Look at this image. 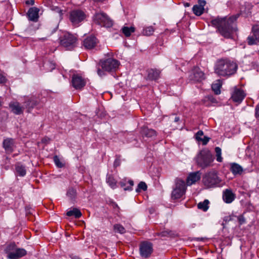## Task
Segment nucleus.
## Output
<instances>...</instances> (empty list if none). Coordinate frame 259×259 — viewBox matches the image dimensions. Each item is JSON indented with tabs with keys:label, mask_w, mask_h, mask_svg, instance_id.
Segmentation results:
<instances>
[{
	"label": "nucleus",
	"mask_w": 259,
	"mask_h": 259,
	"mask_svg": "<svg viewBox=\"0 0 259 259\" xmlns=\"http://www.w3.org/2000/svg\"><path fill=\"white\" fill-rule=\"evenodd\" d=\"M239 15H233L227 19L226 18L214 19L211 21V24L217 27L219 33L225 38L232 37L233 32L237 30L236 21Z\"/></svg>",
	"instance_id": "obj_1"
},
{
	"label": "nucleus",
	"mask_w": 259,
	"mask_h": 259,
	"mask_svg": "<svg viewBox=\"0 0 259 259\" xmlns=\"http://www.w3.org/2000/svg\"><path fill=\"white\" fill-rule=\"evenodd\" d=\"M237 64L227 59L217 60L214 65V72L219 76L229 77L236 73Z\"/></svg>",
	"instance_id": "obj_2"
},
{
	"label": "nucleus",
	"mask_w": 259,
	"mask_h": 259,
	"mask_svg": "<svg viewBox=\"0 0 259 259\" xmlns=\"http://www.w3.org/2000/svg\"><path fill=\"white\" fill-rule=\"evenodd\" d=\"M222 182V180L215 171L207 172L202 178V183L207 188L222 187L223 185Z\"/></svg>",
	"instance_id": "obj_3"
},
{
	"label": "nucleus",
	"mask_w": 259,
	"mask_h": 259,
	"mask_svg": "<svg viewBox=\"0 0 259 259\" xmlns=\"http://www.w3.org/2000/svg\"><path fill=\"white\" fill-rule=\"evenodd\" d=\"M195 159L197 164L202 168L210 166L213 161L211 152L207 149L201 150L197 154Z\"/></svg>",
	"instance_id": "obj_4"
},
{
	"label": "nucleus",
	"mask_w": 259,
	"mask_h": 259,
	"mask_svg": "<svg viewBox=\"0 0 259 259\" xmlns=\"http://www.w3.org/2000/svg\"><path fill=\"white\" fill-rule=\"evenodd\" d=\"M8 254V257L10 259H18L24 256L26 254V251L23 248H16L14 243L8 245L5 250Z\"/></svg>",
	"instance_id": "obj_5"
},
{
	"label": "nucleus",
	"mask_w": 259,
	"mask_h": 259,
	"mask_svg": "<svg viewBox=\"0 0 259 259\" xmlns=\"http://www.w3.org/2000/svg\"><path fill=\"white\" fill-rule=\"evenodd\" d=\"M60 45L68 50L73 48L76 45L77 38L73 35L68 33H64L59 37Z\"/></svg>",
	"instance_id": "obj_6"
},
{
	"label": "nucleus",
	"mask_w": 259,
	"mask_h": 259,
	"mask_svg": "<svg viewBox=\"0 0 259 259\" xmlns=\"http://www.w3.org/2000/svg\"><path fill=\"white\" fill-rule=\"evenodd\" d=\"M186 190V186L185 181L177 178L175 180V188H174L171 193L172 198L177 199L181 198L185 194Z\"/></svg>",
	"instance_id": "obj_7"
},
{
	"label": "nucleus",
	"mask_w": 259,
	"mask_h": 259,
	"mask_svg": "<svg viewBox=\"0 0 259 259\" xmlns=\"http://www.w3.org/2000/svg\"><path fill=\"white\" fill-rule=\"evenodd\" d=\"M95 23L106 27H111L113 25L112 20L108 15L103 12L96 13L93 17Z\"/></svg>",
	"instance_id": "obj_8"
},
{
	"label": "nucleus",
	"mask_w": 259,
	"mask_h": 259,
	"mask_svg": "<svg viewBox=\"0 0 259 259\" xmlns=\"http://www.w3.org/2000/svg\"><path fill=\"white\" fill-rule=\"evenodd\" d=\"M85 17L84 12L79 9L72 10L69 13V20L72 25L75 27H78Z\"/></svg>",
	"instance_id": "obj_9"
},
{
	"label": "nucleus",
	"mask_w": 259,
	"mask_h": 259,
	"mask_svg": "<svg viewBox=\"0 0 259 259\" xmlns=\"http://www.w3.org/2000/svg\"><path fill=\"white\" fill-rule=\"evenodd\" d=\"M99 64L104 71H112L115 70L119 65V62L112 58L106 60H101Z\"/></svg>",
	"instance_id": "obj_10"
},
{
	"label": "nucleus",
	"mask_w": 259,
	"mask_h": 259,
	"mask_svg": "<svg viewBox=\"0 0 259 259\" xmlns=\"http://www.w3.org/2000/svg\"><path fill=\"white\" fill-rule=\"evenodd\" d=\"M140 255L144 258L150 256L153 252V244L148 241H144L141 243L139 247Z\"/></svg>",
	"instance_id": "obj_11"
},
{
	"label": "nucleus",
	"mask_w": 259,
	"mask_h": 259,
	"mask_svg": "<svg viewBox=\"0 0 259 259\" xmlns=\"http://www.w3.org/2000/svg\"><path fill=\"white\" fill-rule=\"evenodd\" d=\"M247 41L250 46L259 44V23L253 26L252 34L248 36Z\"/></svg>",
	"instance_id": "obj_12"
},
{
	"label": "nucleus",
	"mask_w": 259,
	"mask_h": 259,
	"mask_svg": "<svg viewBox=\"0 0 259 259\" xmlns=\"http://www.w3.org/2000/svg\"><path fill=\"white\" fill-rule=\"evenodd\" d=\"M86 80L78 74L72 75L71 85L76 90H81L86 84Z\"/></svg>",
	"instance_id": "obj_13"
},
{
	"label": "nucleus",
	"mask_w": 259,
	"mask_h": 259,
	"mask_svg": "<svg viewBox=\"0 0 259 259\" xmlns=\"http://www.w3.org/2000/svg\"><path fill=\"white\" fill-rule=\"evenodd\" d=\"M204 78V73L198 67H195L189 75L190 80L194 82H200Z\"/></svg>",
	"instance_id": "obj_14"
},
{
	"label": "nucleus",
	"mask_w": 259,
	"mask_h": 259,
	"mask_svg": "<svg viewBox=\"0 0 259 259\" xmlns=\"http://www.w3.org/2000/svg\"><path fill=\"white\" fill-rule=\"evenodd\" d=\"M245 96L246 94L244 91L235 87L232 94L231 98L234 102L239 104L243 101Z\"/></svg>",
	"instance_id": "obj_15"
},
{
	"label": "nucleus",
	"mask_w": 259,
	"mask_h": 259,
	"mask_svg": "<svg viewBox=\"0 0 259 259\" xmlns=\"http://www.w3.org/2000/svg\"><path fill=\"white\" fill-rule=\"evenodd\" d=\"M39 103V99L36 96H33L30 97L25 102V106L28 112L31 111Z\"/></svg>",
	"instance_id": "obj_16"
},
{
	"label": "nucleus",
	"mask_w": 259,
	"mask_h": 259,
	"mask_svg": "<svg viewBox=\"0 0 259 259\" xmlns=\"http://www.w3.org/2000/svg\"><path fill=\"white\" fill-rule=\"evenodd\" d=\"M201 178V173L200 171H197L190 173L186 180L187 185L191 186L195 184L196 182L200 180Z\"/></svg>",
	"instance_id": "obj_17"
},
{
	"label": "nucleus",
	"mask_w": 259,
	"mask_h": 259,
	"mask_svg": "<svg viewBox=\"0 0 259 259\" xmlns=\"http://www.w3.org/2000/svg\"><path fill=\"white\" fill-rule=\"evenodd\" d=\"M9 106L11 112L16 115H20L23 113L24 108L18 102H11Z\"/></svg>",
	"instance_id": "obj_18"
},
{
	"label": "nucleus",
	"mask_w": 259,
	"mask_h": 259,
	"mask_svg": "<svg viewBox=\"0 0 259 259\" xmlns=\"http://www.w3.org/2000/svg\"><path fill=\"white\" fill-rule=\"evenodd\" d=\"M236 195L231 189H226L223 191V199L226 203H231L234 201Z\"/></svg>",
	"instance_id": "obj_19"
},
{
	"label": "nucleus",
	"mask_w": 259,
	"mask_h": 259,
	"mask_svg": "<svg viewBox=\"0 0 259 259\" xmlns=\"http://www.w3.org/2000/svg\"><path fill=\"white\" fill-rule=\"evenodd\" d=\"M97 43V38L95 36H90L84 39L83 45L87 49H92L95 47Z\"/></svg>",
	"instance_id": "obj_20"
},
{
	"label": "nucleus",
	"mask_w": 259,
	"mask_h": 259,
	"mask_svg": "<svg viewBox=\"0 0 259 259\" xmlns=\"http://www.w3.org/2000/svg\"><path fill=\"white\" fill-rule=\"evenodd\" d=\"M14 141L12 138H7L3 141V147L7 153H11L14 150Z\"/></svg>",
	"instance_id": "obj_21"
},
{
	"label": "nucleus",
	"mask_w": 259,
	"mask_h": 259,
	"mask_svg": "<svg viewBox=\"0 0 259 259\" xmlns=\"http://www.w3.org/2000/svg\"><path fill=\"white\" fill-rule=\"evenodd\" d=\"M140 132L143 136L147 138H155L157 135L156 132L154 130L149 128L147 126H143Z\"/></svg>",
	"instance_id": "obj_22"
},
{
	"label": "nucleus",
	"mask_w": 259,
	"mask_h": 259,
	"mask_svg": "<svg viewBox=\"0 0 259 259\" xmlns=\"http://www.w3.org/2000/svg\"><path fill=\"white\" fill-rule=\"evenodd\" d=\"M39 10L36 7H32L29 9L27 15L30 20L36 22L38 20V12Z\"/></svg>",
	"instance_id": "obj_23"
},
{
	"label": "nucleus",
	"mask_w": 259,
	"mask_h": 259,
	"mask_svg": "<svg viewBox=\"0 0 259 259\" xmlns=\"http://www.w3.org/2000/svg\"><path fill=\"white\" fill-rule=\"evenodd\" d=\"M230 170L235 176L241 175L243 171L242 167L239 164L235 162L230 163Z\"/></svg>",
	"instance_id": "obj_24"
},
{
	"label": "nucleus",
	"mask_w": 259,
	"mask_h": 259,
	"mask_svg": "<svg viewBox=\"0 0 259 259\" xmlns=\"http://www.w3.org/2000/svg\"><path fill=\"white\" fill-rule=\"evenodd\" d=\"M147 77L150 80H156L159 78L160 71L156 69H150L147 71Z\"/></svg>",
	"instance_id": "obj_25"
},
{
	"label": "nucleus",
	"mask_w": 259,
	"mask_h": 259,
	"mask_svg": "<svg viewBox=\"0 0 259 259\" xmlns=\"http://www.w3.org/2000/svg\"><path fill=\"white\" fill-rule=\"evenodd\" d=\"M66 214L68 217L74 216L75 218H79L82 214L80 210L77 208H73L72 209L68 211Z\"/></svg>",
	"instance_id": "obj_26"
},
{
	"label": "nucleus",
	"mask_w": 259,
	"mask_h": 259,
	"mask_svg": "<svg viewBox=\"0 0 259 259\" xmlns=\"http://www.w3.org/2000/svg\"><path fill=\"white\" fill-rule=\"evenodd\" d=\"M15 169L17 174L21 177H24L26 175L25 167L20 163H17L15 165Z\"/></svg>",
	"instance_id": "obj_27"
},
{
	"label": "nucleus",
	"mask_w": 259,
	"mask_h": 259,
	"mask_svg": "<svg viewBox=\"0 0 259 259\" xmlns=\"http://www.w3.org/2000/svg\"><path fill=\"white\" fill-rule=\"evenodd\" d=\"M121 31L126 37H128L131 35L132 33L135 32V28L133 26L130 27L123 26L121 29Z\"/></svg>",
	"instance_id": "obj_28"
},
{
	"label": "nucleus",
	"mask_w": 259,
	"mask_h": 259,
	"mask_svg": "<svg viewBox=\"0 0 259 259\" xmlns=\"http://www.w3.org/2000/svg\"><path fill=\"white\" fill-rule=\"evenodd\" d=\"M106 182L112 188H115L116 186V181L111 175H107Z\"/></svg>",
	"instance_id": "obj_29"
},
{
	"label": "nucleus",
	"mask_w": 259,
	"mask_h": 259,
	"mask_svg": "<svg viewBox=\"0 0 259 259\" xmlns=\"http://www.w3.org/2000/svg\"><path fill=\"white\" fill-rule=\"evenodd\" d=\"M209 202L207 199H205L203 202H199L197 205V207L199 209L206 211L208 208Z\"/></svg>",
	"instance_id": "obj_30"
},
{
	"label": "nucleus",
	"mask_w": 259,
	"mask_h": 259,
	"mask_svg": "<svg viewBox=\"0 0 259 259\" xmlns=\"http://www.w3.org/2000/svg\"><path fill=\"white\" fill-rule=\"evenodd\" d=\"M192 10L194 14L197 16H200L203 13L204 9L196 5L193 6Z\"/></svg>",
	"instance_id": "obj_31"
},
{
	"label": "nucleus",
	"mask_w": 259,
	"mask_h": 259,
	"mask_svg": "<svg viewBox=\"0 0 259 259\" xmlns=\"http://www.w3.org/2000/svg\"><path fill=\"white\" fill-rule=\"evenodd\" d=\"M147 186L146 184L144 182H140L138 185V187L136 189V191L138 193L140 192L141 190L145 191L147 190Z\"/></svg>",
	"instance_id": "obj_32"
},
{
	"label": "nucleus",
	"mask_w": 259,
	"mask_h": 259,
	"mask_svg": "<svg viewBox=\"0 0 259 259\" xmlns=\"http://www.w3.org/2000/svg\"><path fill=\"white\" fill-rule=\"evenodd\" d=\"M154 30L152 26L147 27L143 29V34L145 35L149 36L153 34Z\"/></svg>",
	"instance_id": "obj_33"
},
{
	"label": "nucleus",
	"mask_w": 259,
	"mask_h": 259,
	"mask_svg": "<svg viewBox=\"0 0 259 259\" xmlns=\"http://www.w3.org/2000/svg\"><path fill=\"white\" fill-rule=\"evenodd\" d=\"M221 84L219 83H215L212 84V89L216 95H219L221 93L220 88Z\"/></svg>",
	"instance_id": "obj_34"
},
{
	"label": "nucleus",
	"mask_w": 259,
	"mask_h": 259,
	"mask_svg": "<svg viewBox=\"0 0 259 259\" xmlns=\"http://www.w3.org/2000/svg\"><path fill=\"white\" fill-rule=\"evenodd\" d=\"M114 229L116 232L123 234L125 232L124 228L119 224H116L114 226Z\"/></svg>",
	"instance_id": "obj_35"
},
{
	"label": "nucleus",
	"mask_w": 259,
	"mask_h": 259,
	"mask_svg": "<svg viewBox=\"0 0 259 259\" xmlns=\"http://www.w3.org/2000/svg\"><path fill=\"white\" fill-rule=\"evenodd\" d=\"M215 152L216 153L217 160L218 162H222L223 158L221 156V154H222L221 149L219 147H217L215 148Z\"/></svg>",
	"instance_id": "obj_36"
},
{
	"label": "nucleus",
	"mask_w": 259,
	"mask_h": 259,
	"mask_svg": "<svg viewBox=\"0 0 259 259\" xmlns=\"http://www.w3.org/2000/svg\"><path fill=\"white\" fill-rule=\"evenodd\" d=\"M174 235V233L171 231L164 230L159 233H157V235L161 237H171Z\"/></svg>",
	"instance_id": "obj_37"
},
{
	"label": "nucleus",
	"mask_w": 259,
	"mask_h": 259,
	"mask_svg": "<svg viewBox=\"0 0 259 259\" xmlns=\"http://www.w3.org/2000/svg\"><path fill=\"white\" fill-rule=\"evenodd\" d=\"M67 195L71 199H73L76 195V191L73 188H70L67 191Z\"/></svg>",
	"instance_id": "obj_38"
},
{
	"label": "nucleus",
	"mask_w": 259,
	"mask_h": 259,
	"mask_svg": "<svg viewBox=\"0 0 259 259\" xmlns=\"http://www.w3.org/2000/svg\"><path fill=\"white\" fill-rule=\"evenodd\" d=\"M54 161L56 165L58 167H62L63 166V164L61 162V161L58 156L55 155L54 157Z\"/></svg>",
	"instance_id": "obj_39"
},
{
	"label": "nucleus",
	"mask_w": 259,
	"mask_h": 259,
	"mask_svg": "<svg viewBox=\"0 0 259 259\" xmlns=\"http://www.w3.org/2000/svg\"><path fill=\"white\" fill-rule=\"evenodd\" d=\"M52 9L55 12L59 14L60 18H62L63 15V11L62 10L60 9V8L58 7H53Z\"/></svg>",
	"instance_id": "obj_40"
},
{
	"label": "nucleus",
	"mask_w": 259,
	"mask_h": 259,
	"mask_svg": "<svg viewBox=\"0 0 259 259\" xmlns=\"http://www.w3.org/2000/svg\"><path fill=\"white\" fill-rule=\"evenodd\" d=\"M128 184H129L128 186L125 187L124 188V190L125 191H131L132 190V187L134 186V181L133 180H129L128 181Z\"/></svg>",
	"instance_id": "obj_41"
},
{
	"label": "nucleus",
	"mask_w": 259,
	"mask_h": 259,
	"mask_svg": "<svg viewBox=\"0 0 259 259\" xmlns=\"http://www.w3.org/2000/svg\"><path fill=\"white\" fill-rule=\"evenodd\" d=\"M239 222V225H241L245 223V219L242 215L236 217Z\"/></svg>",
	"instance_id": "obj_42"
},
{
	"label": "nucleus",
	"mask_w": 259,
	"mask_h": 259,
	"mask_svg": "<svg viewBox=\"0 0 259 259\" xmlns=\"http://www.w3.org/2000/svg\"><path fill=\"white\" fill-rule=\"evenodd\" d=\"M203 135V132L202 131H199L195 135L196 139L199 141L200 140H202L201 137Z\"/></svg>",
	"instance_id": "obj_43"
},
{
	"label": "nucleus",
	"mask_w": 259,
	"mask_h": 259,
	"mask_svg": "<svg viewBox=\"0 0 259 259\" xmlns=\"http://www.w3.org/2000/svg\"><path fill=\"white\" fill-rule=\"evenodd\" d=\"M208 99H207V96L205 97L202 100L201 103L202 104L206 106H209L210 104L208 103Z\"/></svg>",
	"instance_id": "obj_44"
},
{
	"label": "nucleus",
	"mask_w": 259,
	"mask_h": 259,
	"mask_svg": "<svg viewBox=\"0 0 259 259\" xmlns=\"http://www.w3.org/2000/svg\"><path fill=\"white\" fill-rule=\"evenodd\" d=\"M255 117L257 120H259V103L255 108Z\"/></svg>",
	"instance_id": "obj_45"
},
{
	"label": "nucleus",
	"mask_w": 259,
	"mask_h": 259,
	"mask_svg": "<svg viewBox=\"0 0 259 259\" xmlns=\"http://www.w3.org/2000/svg\"><path fill=\"white\" fill-rule=\"evenodd\" d=\"M209 140H210L209 138H208L207 137H206V136H204L203 137V138H202V140H200L199 141L202 142L203 145H206L207 144V143L208 142Z\"/></svg>",
	"instance_id": "obj_46"
},
{
	"label": "nucleus",
	"mask_w": 259,
	"mask_h": 259,
	"mask_svg": "<svg viewBox=\"0 0 259 259\" xmlns=\"http://www.w3.org/2000/svg\"><path fill=\"white\" fill-rule=\"evenodd\" d=\"M207 99H208V103H209L210 105L211 103H215L217 102L215 99L211 95L207 96Z\"/></svg>",
	"instance_id": "obj_47"
},
{
	"label": "nucleus",
	"mask_w": 259,
	"mask_h": 259,
	"mask_svg": "<svg viewBox=\"0 0 259 259\" xmlns=\"http://www.w3.org/2000/svg\"><path fill=\"white\" fill-rule=\"evenodd\" d=\"M206 4V2L204 0H199L198 1V6L201 8H204V6Z\"/></svg>",
	"instance_id": "obj_48"
},
{
	"label": "nucleus",
	"mask_w": 259,
	"mask_h": 259,
	"mask_svg": "<svg viewBox=\"0 0 259 259\" xmlns=\"http://www.w3.org/2000/svg\"><path fill=\"white\" fill-rule=\"evenodd\" d=\"M97 73H98V74L100 76H102L105 74L104 71L103 70H102L101 69H100V68L98 69Z\"/></svg>",
	"instance_id": "obj_49"
},
{
	"label": "nucleus",
	"mask_w": 259,
	"mask_h": 259,
	"mask_svg": "<svg viewBox=\"0 0 259 259\" xmlns=\"http://www.w3.org/2000/svg\"><path fill=\"white\" fill-rule=\"evenodd\" d=\"M6 78L5 77L0 74V83H4L5 81Z\"/></svg>",
	"instance_id": "obj_50"
},
{
	"label": "nucleus",
	"mask_w": 259,
	"mask_h": 259,
	"mask_svg": "<svg viewBox=\"0 0 259 259\" xmlns=\"http://www.w3.org/2000/svg\"><path fill=\"white\" fill-rule=\"evenodd\" d=\"M27 5H33L34 4V0H29L26 2Z\"/></svg>",
	"instance_id": "obj_51"
},
{
	"label": "nucleus",
	"mask_w": 259,
	"mask_h": 259,
	"mask_svg": "<svg viewBox=\"0 0 259 259\" xmlns=\"http://www.w3.org/2000/svg\"><path fill=\"white\" fill-rule=\"evenodd\" d=\"M119 164H120L119 159H116L114 161V166H117L119 165Z\"/></svg>",
	"instance_id": "obj_52"
},
{
	"label": "nucleus",
	"mask_w": 259,
	"mask_h": 259,
	"mask_svg": "<svg viewBox=\"0 0 259 259\" xmlns=\"http://www.w3.org/2000/svg\"><path fill=\"white\" fill-rule=\"evenodd\" d=\"M70 257L71 258V259H81L80 257H79L76 255H70Z\"/></svg>",
	"instance_id": "obj_53"
},
{
	"label": "nucleus",
	"mask_w": 259,
	"mask_h": 259,
	"mask_svg": "<svg viewBox=\"0 0 259 259\" xmlns=\"http://www.w3.org/2000/svg\"><path fill=\"white\" fill-rule=\"evenodd\" d=\"M226 222L230 221V217L229 216L225 217L224 219Z\"/></svg>",
	"instance_id": "obj_54"
},
{
	"label": "nucleus",
	"mask_w": 259,
	"mask_h": 259,
	"mask_svg": "<svg viewBox=\"0 0 259 259\" xmlns=\"http://www.w3.org/2000/svg\"><path fill=\"white\" fill-rule=\"evenodd\" d=\"M120 185L121 187H122V188H124L125 187V186H126V184H125V183H124V182H120Z\"/></svg>",
	"instance_id": "obj_55"
},
{
	"label": "nucleus",
	"mask_w": 259,
	"mask_h": 259,
	"mask_svg": "<svg viewBox=\"0 0 259 259\" xmlns=\"http://www.w3.org/2000/svg\"><path fill=\"white\" fill-rule=\"evenodd\" d=\"M229 217H230V221L233 220L234 217H236V216H235L234 215H230Z\"/></svg>",
	"instance_id": "obj_56"
},
{
	"label": "nucleus",
	"mask_w": 259,
	"mask_h": 259,
	"mask_svg": "<svg viewBox=\"0 0 259 259\" xmlns=\"http://www.w3.org/2000/svg\"><path fill=\"white\" fill-rule=\"evenodd\" d=\"M179 120V117H176L175 118V122H177Z\"/></svg>",
	"instance_id": "obj_57"
},
{
	"label": "nucleus",
	"mask_w": 259,
	"mask_h": 259,
	"mask_svg": "<svg viewBox=\"0 0 259 259\" xmlns=\"http://www.w3.org/2000/svg\"><path fill=\"white\" fill-rule=\"evenodd\" d=\"M184 6H185V7H189V6H190V4H189V3H185V4H184Z\"/></svg>",
	"instance_id": "obj_58"
},
{
	"label": "nucleus",
	"mask_w": 259,
	"mask_h": 259,
	"mask_svg": "<svg viewBox=\"0 0 259 259\" xmlns=\"http://www.w3.org/2000/svg\"><path fill=\"white\" fill-rule=\"evenodd\" d=\"M2 99L1 97H0V106H2Z\"/></svg>",
	"instance_id": "obj_59"
},
{
	"label": "nucleus",
	"mask_w": 259,
	"mask_h": 259,
	"mask_svg": "<svg viewBox=\"0 0 259 259\" xmlns=\"http://www.w3.org/2000/svg\"><path fill=\"white\" fill-rule=\"evenodd\" d=\"M46 141H47V139L46 138H44L42 140V142H45Z\"/></svg>",
	"instance_id": "obj_60"
}]
</instances>
